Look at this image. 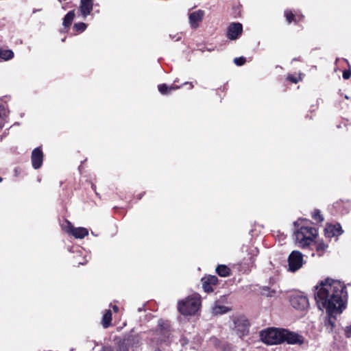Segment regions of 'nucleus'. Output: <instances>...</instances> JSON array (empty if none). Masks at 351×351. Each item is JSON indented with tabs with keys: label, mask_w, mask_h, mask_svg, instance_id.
Returning <instances> with one entry per match:
<instances>
[{
	"label": "nucleus",
	"mask_w": 351,
	"mask_h": 351,
	"mask_svg": "<svg viewBox=\"0 0 351 351\" xmlns=\"http://www.w3.org/2000/svg\"><path fill=\"white\" fill-rule=\"evenodd\" d=\"M288 79H289L291 82H293V83H297V82H298V80H297V78H295V77H294L289 76V77H288Z\"/></svg>",
	"instance_id": "f704fd0d"
},
{
	"label": "nucleus",
	"mask_w": 351,
	"mask_h": 351,
	"mask_svg": "<svg viewBox=\"0 0 351 351\" xmlns=\"http://www.w3.org/2000/svg\"><path fill=\"white\" fill-rule=\"evenodd\" d=\"M234 62L235 63V64H237V66H242L245 64V58H243V57H240V58H234Z\"/></svg>",
	"instance_id": "c756f323"
},
{
	"label": "nucleus",
	"mask_w": 351,
	"mask_h": 351,
	"mask_svg": "<svg viewBox=\"0 0 351 351\" xmlns=\"http://www.w3.org/2000/svg\"><path fill=\"white\" fill-rule=\"evenodd\" d=\"M14 57V53L12 50L10 49H1L0 53V58L3 59L5 60H8L12 59Z\"/></svg>",
	"instance_id": "393cba45"
},
{
	"label": "nucleus",
	"mask_w": 351,
	"mask_h": 351,
	"mask_svg": "<svg viewBox=\"0 0 351 351\" xmlns=\"http://www.w3.org/2000/svg\"><path fill=\"white\" fill-rule=\"evenodd\" d=\"M328 314V317L325 321V326L326 327V329L328 330V332H331L333 331L335 327L336 318L332 315V313Z\"/></svg>",
	"instance_id": "6ab92c4d"
},
{
	"label": "nucleus",
	"mask_w": 351,
	"mask_h": 351,
	"mask_svg": "<svg viewBox=\"0 0 351 351\" xmlns=\"http://www.w3.org/2000/svg\"><path fill=\"white\" fill-rule=\"evenodd\" d=\"M312 217L317 222H322L324 220L323 217L319 210H315L312 213Z\"/></svg>",
	"instance_id": "cd10ccee"
},
{
	"label": "nucleus",
	"mask_w": 351,
	"mask_h": 351,
	"mask_svg": "<svg viewBox=\"0 0 351 351\" xmlns=\"http://www.w3.org/2000/svg\"><path fill=\"white\" fill-rule=\"evenodd\" d=\"M280 293L279 287L276 285H272L271 287L265 286L261 288V294L267 297H275Z\"/></svg>",
	"instance_id": "dca6fc26"
},
{
	"label": "nucleus",
	"mask_w": 351,
	"mask_h": 351,
	"mask_svg": "<svg viewBox=\"0 0 351 351\" xmlns=\"http://www.w3.org/2000/svg\"><path fill=\"white\" fill-rule=\"evenodd\" d=\"M304 264L302 254L298 251H293L288 258L289 271L295 272L300 269Z\"/></svg>",
	"instance_id": "39448f33"
},
{
	"label": "nucleus",
	"mask_w": 351,
	"mask_h": 351,
	"mask_svg": "<svg viewBox=\"0 0 351 351\" xmlns=\"http://www.w3.org/2000/svg\"><path fill=\"white\" fill-rule=\"evenodd\" d=\"M2 180H3V179L0 177V182H2Z\"/></svg>",
	"instance_id": "58836bf2"
},
{
	"label": "nucleus",
	"mask_w": 351,
	"mask_h": 351,
	"mask_svg": "<svg viewBox=\"0 0 351 351\" xmlns=\"http://www.w3.org/2000/svg\"><path fill=\"white\" fill-rule=\"evenodd\" d=\"M5 114V108L3 106H0V130L3 127L4 125V116Z\"/></svg>",
	"instance_id": "c85d7f7f"
},
{
	"label": "nucleus",
	"mask_w": 351,
	"mask_h": 351,
	"mask_svg": "<svg viewBox=\"0 0 351 351\" xmlns=\"http://www.w3.org/2000/svg\"><path fill=\"white\" fill-rule=\"evenodd\" d=\"M325 236L329 239L338 237L343 233V230L339 223L327 224L324 230Z\"/></svg>",
	"instance_id": "ddd939ff"
},
{
	"label": "nucleus",
	"mask_w": 351,
	"mask_h": 351,
	"mask_svg": "<svg viewBox=\"0 0 351 351\" xmlns=\"http://www.w3.org/2000/svg\"><path fill=\"white\" fill-rule=\"evenodd\" d=\"M282 342L286 341L289 344L302 345L304 343V337L294 332L288 330H282Z\"/></svg>",
	"instance_id": "0eeeda50"
},
{
	"label": "nucleus",
	"mask_w": 351,
	"mask_h": 351,
	"mask_svg": "<svg viewBox=\"0 0 351 351\" xmlns=\"http://www.w3.org/2000/svg\"><path fill=\"white\" fill-rule=\"evenodd\" d=\"M63 229L76 239H83L88 234V231L86 228L82 227L74 228L68 221H66V225L63 226Z\"/></svg>",
	"instance_id": "6e6552de"
},
{
	"label": "nucleus",
	"mask_w": 351,
	"mask_h": 351,
	"mask_svg": "<svg viewBox=\"0 0 351 351\" xmlns=\"http://www.w3.org/2000/svg\"><path fill=\"white\" fill-rule=\"evenodd\" d=\"M243 32V26L239 23H232L227 29V37L232 40L238 39Z\"/></svg>",
	"instance_id": "9d476101"
},
{
	"label": "nucleus",
	"mask_w": 351,
	"mask_h": 351,
	"mask_svg": "<svg viewBox=\"0 0 351 351\" xmlns=\"http://www.w3.org/2000/svg\"><path fill=\"white\" fill-rule=\"evenodd\" d=\"M315 245L316 251L319 253L318 254L319 256H322L324 252L328 247V245L321 241H317Z\"/></svg>",
	"instance_id": "a878e982"
},
{
	"label": "nucleus",
	"mask_w": 351,
	"mask_h": 351,
	"mask_svg": "<svg viewBox=\"0 0 351 351\" xmlns=\"http://www.w3.org/2000/svg\"><path fill=\"white\" fill-rule=\"evenodd\" d=\"M344 332H345V335L347 338L351 337V324L345 328Z\"/></svg>",
	"instance_id": "7c9ffc66"
},
{
	"label": "nucleus",
	"mask_w": 351,
	"mask_h": 351,
	"mask_svg": "<svg viewBox=\"0 0 351 351\" xmlns=\"http://www.w3.org/2000/svg\"><path fill=\"white\" fill-rule=\"evenodd\" d=\"M351 76V73L348 71H344L343 73V77L345 80H348Z\"/></svg>",
	"instance_id": "2f4dec72"
},
{
	"label": "nucleus",
	"mask_w": 351,
	"mask_h": 351,
	"mask_svg": "<svg viewBox=\"0 0 351 351\" xmlns=\"http://www.w3.org/2000/svg\"><path fill=\"white\" fill-rule=\"evenodd\" d=\"M155 351H160L159 349H156L155 350Z\"/></svg>",
	"instance_id": "ea45409f"
},
{
	"label": "nucleus",
	"mask_w": 351,
	"mask_h": 351,
	"mask_svg": "<svg viewBox=\"0 0 351 351\" xmlns=\"http://www.w3.org/2000/svg\"><path fill=\"white\" fill-rule=\"evenodd\" d=\"M282 330L268 328L260 333L261 339L267 345H276L282 343Z\"/></svg>",
	"instance_id": "20e7f679"
},
{
	"label": "nucleus",
	"mask_w": 351,
	"mask_h": 351,
	"mask_svg": "<svg viewBox=\"0 0 351 351\" xmlns=\"http://www.w3.org/2000/svg\"><path fill=\"white\" fill-rule=\"evenodd\" d=\"M291 305L295 309L304 310L308 305V298L301 294H293L290 298Z\"/></svg>",
	"instance_id": "1a4fd4ad"
},
{
	"label": "nucleus",
	"mask_w": 351,
	"mask_h": 351,
	"mask_svg": "<svg viewBox=\"0 0 351 351\" xmlns=\"http://www.w3.org/2000/svg\"><path fill=\"white\" fill-rule=\"evenodd\" d=\"M112 320V313L110 310H106L105 313L104 314L102 319V325L106 328H108L110 325Z\"/></svg>",
	"instance_id": "5701e85b"
},
{
	"label": "nucleus",
	"mask_w": 351,
	"mask_h": 351,
	"mask_svg": "<svg viewBox=\"0 0 351 351\" xmlns=\"http://www.w3.org/2000/svg\"><path fill=\"white\" fill-rule=\"evenodd\" d=\"M285 15L288 23H291L292 21H297V19H298V21H300L303 18L302 15L294 14L290 10H285Z\"/></svg>",
	"instance_id": "4be33fe9"
},
{
	"label": "nucleus",
	"mask_w": 351,
	"mask_h": 351,
	"mask_svg": "<svg viewBox=\"0 0 351 351\" xmlns=\"http://www.w3.org/2000/svg\"><path fill=\"white\" fill-rule=\"evenodd\" d=\"M234 328L239 337L247 335L249 332V322L243 316L237 317L234 321Z\"/></svg>",
	"instance_id": "423d86ee"
},
{
	"label": "nucleus",
	"mask_w": 351,
	"mask_h": 351,
	"mask_svg": "<svg viewBox=\"0 0 351 351\" xmlns=\"http://www.w3.org/2000/svg\"><path fill=\"white\" fill-rule=\"evenodd\" d=\"M161 326H162L161 330L165 329V328L166 327V326H164L163 325H161Z\"/></svg>",
	"instance_id": "e433bc0d"
},
{
	"label": "nucleus",
	"mask_w": 351,
	"mask_h": 351,
	"mask_svg": "<svg viewBox=\"0 0 351 351\" xmlns=\"http://www.w3.org/2000/svg\"><path fill=\"white\" fill-rule=\"evenodd\" d=\"M216 272L221 277H228L231 274L230 268L225 265H219L216 268Z\"/></svg>",
	"instance_id": "a211bd4d"
},
{
	"label": "nucleus",
	"mask_w": 351,
	"mask_h": 351,
	"mask_svg": "<svg viewBox=\"0 0 351 351\" xmlns=\"http://www.w3.org/2000/svg\"><path fill=\"white\" fill-rule=\"evenodd\" d=\"M230 309L223 305H215L213 308V313L215 315L223 314L228 312Z\"/></svg>",
	"instance_id": "b1692460"
},
{
	"label": "nucleus",
	"mask_w": 351,
	"mask_h": 351,
	"mask_svg": "<svg viewBox=\"0 0 351 351\" xmlns=\"http://www.w3.org/2000/svg\"><path fill=\"white\" fill-rule=\"evenodd\" d=\"M112 308H113L114 312H115V313L118 312V311H119V307L116 305H113Z\"/></svg>",
	"instance_id": "c9c22d12"
},
{
	"label": "nucleus",
	"mask_w": 351,
	"mask_h": 351,
	"mask_svg": "<svg viewBox=\"0 0 351 351\" xmlns=\"http://www.w3.org/2000/svg\"><path fill=\"white\" fill-rule=\"evenodd\" d=\"M75 15V14L74 10L69 11L65 15V16L63 19V23H62V25L64 27H69L71 25V23L74 19Z\"/></svg>",
	"instance_id": "412c9836"
},
{
	"label": "nucleus",
	"mask_w": 351,
	"mask_h": 351,
	"mask_svg": "<svg viewBox=\"0 0 351 351\" xmlns=\"http://www.w3.org/2000/svg\"><path fill=\"white\" fill-rule=\"evenodd\" d=\"M102 351H114V348L111 346H104L102 347Z\"/></svg>",
	"instance_id": "473e14b6"
},
{
	"label": "nucleus",
	"mask_w": 351,
	"mask_h": 351,
	"mask_svg": "<svg viewBox=\"0 0 351 351\" xmlns=\"http://www.w3.org/2000/svg\"><path fill=\"white\" fill-rule=\"evenodd\" d=\"M204 14V11L202 10L189 13V20L192 28L197 29L199 27V23L203 20Z\"/></svg>",
	"instance_id": "f8f14e48"
},
{
	"label": "nucleus",
	"mask_w": 351,
	"mask_h": 351,
	"mask_svg": "<svg viewBox=\"0 0 351 351\" xmlns=\"http://www.w3.org/2000/svg\"><path fill=\"white\" fill-rule=\"evenodd\" d=\"M218 279L215 276H208L202 278V287L206 292H212L213 286L216 285Z\"/></svg>",
	"instance_id": "2eb2a0df"
},
{
	"label": "nucleus",
	"mask_w": 351,
	"mask_h": 351,
	"mask_svg": "<svg viewBox=\"0 0 351 351\" xmlns=\"http://www.w3.org/2000/svg\"><path fill=\"white\" fill-rule=\"evenodd\" d=\"M59 1H60V2H61V0H59Z\"/></svg>",
	"instance_id": "a19ab883"
},
{
	"label": "nucleus",
	"mask_w": 351,
	"mask_h": 351,
	"mask_svg": "<svg viewBox=\"0 0 351 351\" xmlns=\"http://www.w3.org/2000/svg\"><path fill=\"white\" fill-rule=\"evenodd\" d=\"M315 299L320 310L328 313H341L346 308V287L339 280L326 278L315 287Z\"/></svg>",
	"instance_id": "f257e3e1"
},
{
	"label": "nucleus",
	"mask_w": 351,
	"mask_h": 351,
	"mask_svg": "<svg viewBox=\"0 0 351 351\" xmlns=\"http://www.w3.org/2000/svg\"><path fill=\"white\" fill-rule=\"evenodd\" d=\"M250 253L256 255L258 254V250L256 247H252L250 248Z\"/></svg>",
	"instance_id": "72a5a7b5"
},
{
	"label": "nucleus",
	"mask_w": 351,
	"mask_h": 351,
	"mask_svg": "<svg viewBox=\"0 0 351 351\" xmlns=\"http://www.w3.org/2000/svg\"><path fill=\"white\" fill-rule=\"evenodd\" d=\"M132 343L129 339H123L118 343L117 351H130Z\"/></svg>",
	"instance_id": "f3484780"
},
{
	"label": "nucleus",
	"mask_w": 351,
	"mask_h": 351,
	"mask_svg": "<svg viewBox=\"0 0 351 351\" xmlns=\"http://www.w3.org/2000/svg\"><path fill=\"white\" fill-rule=\"evenodd\" d=\"M158 90L162 95H167L170 93L172 90H176L179 88V86H167L165 84H162L158 86Z\"/></svg>",
	"instance_id": "aec40b11"
},
{
	"label": "nucleus",
	"mask_w": 351,
	"mask_h": 351,
	"mask_svg": "<svg viewBox=\"0 0 351 351\" xmlns=\"http://www.w3.org/2000/svg\"><path fill=\"white\" fill-rule=\"evenodd\" d=\"M87 25L84 23H77L73 25V29L78 32H83L86 29Z\"/></svg>",
	"instance_id": "bb28decb"
},
{
	"label": "nucleus",
	"mask_w": 351,
	"mask_h": 351,
	"mask_svg": "<svg viewBox=\"0 0 351 351\" xmlns=\"http://www.w3.org/2000/svg\"><path fill=\"white\" fill-rule=\"evenodd\" d=\"M295 225L300 226L295 232L296 242L302 247L308 246L317 234L316 228L311 226L307 220H299L295 222Z\"/></svg>",
	"instance_id": "f03ea898"
},
{
	"label": "nucleus",
	"mask_w": 351,
	"mask_h": 351,
	"mask_svg": "<svg viewBox=\"0 0 351 351\" xmlns=\"http://www.w3.org/2000/svg\"><path fill=\"white\" fill-rule=\"evenodd\" d=\"M31 160L34 169H38L41 167L43 162V153L40 147L32 151Z\"/></svg>",
	"instance_id": "9b49d317"
},
{
	"label": "nucleus",
	"mask_w": 351,
	"mask_h": 351,
	"mask_svg": "<svg viewBox=\"0 0 351 351\" xmlns=\"http://www.w3.org/2000/svg\"><path fill=\"white\" fill-rule=\"evenodd\" d=\"M93 8V0H81L79 11L81 15L86 18L90 15Z\"/></svg>",
	"instance_id": "4468645a"
},
{
	"label": "nucleus",
	"mask_w": 351,
	"mask_h": 351,
	"mask_svg": "<svg viewBox=\"0 0 351 351\" xmlns=\"http://www.w3.org/2000/svg\"><path fill=\"white\" fill-rule=\"evenodd\" d=\"M200 306L201 300L198 294L188 296L178 302V309L183 315H195L199 309Z\"/></svg>",
	"instance_id": "7ed1b4c3"
},
{
	"label": "nucleus",
	"mask_w": 351,
	"mask_h": 351,
	"mask_svg": "<svg viewBox=\"0 0 351 351\" xmlns=\"http://www.w3.org/2000/svg\"><path fill=\"white\" fill-rule=\"evenodd\" d=\"M180 39V36H178L177 38H176V40H179Z\"/></svg>",
	"instance_id": "4c0bfd02"
}]
</instances>
